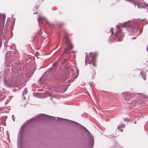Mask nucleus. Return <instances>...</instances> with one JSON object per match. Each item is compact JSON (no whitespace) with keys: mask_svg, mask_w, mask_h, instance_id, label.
Returning <instances> with one entry per match:
<instances>
[{"mask_svg":"<svg viewBox=\"0 0 148 148\" xmlns=\"http://www.w3.org/2000/svg\"><path fill=\"white\" fill-rule=\"evenodd\" d=\"M13 91H16L20 90L22 88V86L21 85H19L17 84L16 82H14L13 83Z\"/></svg>","mask_w":148,"mask_h":148,"instance_id":"3","label":"nucleus"},{"mask_svg":"<svg viewBox=\"0 0 148 148\" xmlns=\"http://www.w3.org/2000/svg\"><path fill=\"white\" fill-rule=\"evenodd\" d=\"M129 24L128 22H126L123 24L120 23L119 25H117L116 26V27L117 29H121V28L120 27H125V26H129Z\"/></svg>","mask_w":148,"mask_h":148,"instance_id":"4","label":"nucleus"},{"mask_svg":"<svg viewBox=\"0 0 148 148\" xmlns=\"http://www.w3.org/2000/svg\"><path fill=\"white\" fill-rule=\"evenodd\" d=\"M147 52H148V46H147Z\"/></svg>","mask_w":148,"mask_h":148,"instance_id":"20","label":"nucleus"},{"mask_svg":"<svg viewBox=\"0 0 148 148\" xmlns=\"http://www.w3.org/2000/svg\"><path fill=\"white\" fill-rule=\"evenodd\" d=\"M69 84H66L65 85V86H66V88L65 90H66L67 89L68 87L69 86Z\"/></svg>","mask_w":148,"mask_h":148,"instance_id":"16","label":"nucleus"},{"mask_svg":"<svg viewBox=\"0 0 148 148\" xmlns=\"http://www.w3.org/2000/svg\"><path fill=\"white\" fill-rule=\"evenodd\" d=\"M141 74L142 75V74H143V77H143V78L144 79V80H145L146 79V76H145V74H144L142 72H140Z\"/></svg>","mask_w":148,"mask_h":148,"instance_id":"11","label":"nucleus"},{"mask_svg":"<svg viewBox=\"0 0 148 148\" xmlns=\"http://www.w3.org/2000/svg\"><path fill=\"white\" fill-rule=\"evenodd\" d=\"M114 34L118 38L119 37L122 38L124 36V34L121 31H119V30L117 31Z\"/></svg>","mask_w":148,"mask_h":148,"instance_id":"6","label":"nucleus"},{"mask_svg":"<svg viewBox=\"0 0 148 148\" xmlns=\"http://www.w3.org/2000/svg\"><path fill=\"white\" fill-rule=\"evenodd\" d=\"M1 108H0V111L1 110Z\"/></svg>","mask_w":148,"mask_h":148,"instance_id":"29","label":"nucleus"},{"mask_svg":"<svg viewBox=\"0 0 148 148\" xmlns=\"http://www.w3.org/2000/svg\"><path fill=\"white\" fill-rule=\"evenodd\" d=\"M43 115H46V116H49V117H52V118H54V119L55 118V117H54V116H49V115H45V114H39L38 115L36 116L35 117V118H32L31 119V120H34L35 119L37 118H40L41 117H42V116H43Z\"/></svg>","mask_w":148,"mask_h":148,"instance_id":"7","label":"nucleus"},{"mask_svg":"<svg viewBox=\"0 0 148 148\" xmlns=\"http://www.w3.org/2000/svg\"><path fill=\"white\" fill-rule=\"evenodd\" d=\"M11 86V83L10 84H9V85H8V86Z\"/></svg>","mask_w":148,"mask_h":148,"instance_id":"21","label":"nucleus"},{"mask_svg":"<svg viewBox=\"0 0 148 148\" xmlns=\"http://www.w3.org/2000/svg\"><path fill=\"white\" fill-rule=\"evenodd\" d=\"M122 40V39H119V41H121Z\"/></svg>","mask_w":148,"mask_h":148,"instance_id":"23","label":"nucleus"},{"mask_svg":"<svg viewBox=\"0 0 148 148\" xmlns=\"http://www.w3.org/2000/svg\"><path fill=\"white\" fill-rule=\"evenodd\" d=\"M125 126L124 124H122L120 125H119L118 126L117 128L118 129H119L121 127H124Z\"/></svg>","mask_w":148,"mask_h":148,"instance_id":"10","label":"nucleus"},{"mask_svg":"<svg viewBox=\"0 0 148 148\" xmlns=\"http://www.w3.org/2000/svg\"><path fill=\"white\" fill-rule=\"evenodd\" d=\"M76 75L75 73L74 72L73 69L72 68H71L70 69V72L69 74V76L71 75V78L70 79H68V78L67 77V79H64L63 81L64 83H67V82H69V83H71L73 82V80L75 79L76 78L77 75Z\"/></svg>","mask_w":148,"mask_h":148,"instance_id":"2","label":"nucleus"},{"mask_svg":"<svg viewBox=\"0 0 148 148\" xmlns=\"http://www.w3.org/2000/svg\"><path fill=\"white\" fill-rule=\"evenodd\" d=\"M90 140H91V142L92 143V146L91 147H92L94 146V138L92 136H90Z\"/></svg>","mask_w":148,"mask_h":148,"instance_id":"9","label":"nucleus"},{"mask_svg":"<svg viewBox=\"0 0 148 148\" xmlns=\"http://www.w3.org/2000/svg\"><path fill=\"white\" fill-rule=\"evenodd\" d=\"M12 119H13V121H14V118H12Z\"/></svg>","mask_w":148,"mask_h":148,"instance_id":"24","label":"nucleus"},{"mask_svg":"<svg viewBox=\"0 0 148 148\" xmlns=\"http://www.w3.org/2000/svg\"><path fill=\"white\" fill-rule=\"evenodd\" d=\"M1 44L0 43V46H1Z\"/></svg>","mask_w":148,"mask_h":148,"instance_id":"31","label":"nucleus"},{"mask_svg":"<svg viewBox=\"0 0 148 148\" xmlns=\"http://www.w3.org/2000/svg\"><path fill=\"white\" fill-rule=\"evenodd\" d=\"M1 39H0V41H1Z\"/></svg>","mask_w":148,"mask_h":148,"instance_id":"30","label":"nucleus"},{"mask_svg":"<svg viewBox=\"0 0 148 148\" xmlns=\"http://www.w3.org/2000/svg\"><path fill=\"white\" fill-rule=\"evenodd\" d=\"M14 116V115H13L12 116V118H13V116Z\"/></svg>","mask_w":148,"mask_h":148,"instance_id":"26","label":"nucleus"},{"mask_svg":"<svg viewBox=\"0 0 148 148\" xmlns=\"http://www.w3.org/2000/svg\"><path fill=\"white\" fill-rule=\"evenodd\" d=\"M77 72H79V70H78V69H77Z\"/></svg>","mask_w":148,"mask_h":148,"instance_id":"25","label":"nucleus"},{"mask_svg":"<svg viewBox=\"0 0 148 148\" xmlns=\"http://www.w3.org/2000/svg\"><path fill=\"white\" fill-rule=\"evenodd\" d=\"M42 19H45V18H43L42 16H39V19L40 20Z\"/></svg>","mask_w":148,"mask_h":148,"instance_id":"14","label":"nucleus"},{"mask_svg":"<svg viewBox=\"0 0 148 148\" xmlns=\"http://www.w3.org/2000/svg\"><path fill=\"white\" fill-rule=\"evenodd\" d=\"M125 94L128 97H129L130 98H132L134 96L133 94L132 93L127 92H125Z\"/></svg>","mask_w":148,"mask_h":148,"instance_id":"8","label":"nucleus"},{"mask_svg":"<svg viewBox=\"0 0 148 148\" xmlns=\"http://www.w3.org/2000/svg\"><path fill=\"white\" fill-rule=\"evenodd\" d=\"M11 83H12V80L11 81Z\"/></svg>","mask_w":148,"mask_h":148,"instance_id":"28","label":"nucleus"},{"mask_svg":"<svg viewBox=\"0 0 148 148\" xmlns=\"http://www.w3.org/2000/svg\"><path fill=\"white\" fill-rule=\"evenodd\" d=\"M58 63H59V62H55L54 63H53V66H55L56 65V64H58Z\"/></svg>","mask_w":148,"mask_h":148,"instance_id":"18","label":"nucleus"},{"mask_svg":"<svg viewBox=\"0 0 148 148\" xmlns=\"http://www.w3.org/2000/svg\"><path fill=\"white\" fill-rule=\"evenodd\" d=\"M57 118L58 119H61L62 120H63V121H70V120H67V119H64L61 118H59V117H57Z\"/></svg>","mask_w":148,"mask_h":148,"instance_id":"13","label":"nucleus"},{"mask_svg":"<svg viewBox=\"0 0 148 148\" xmlns=\"http://www.w3.org/2000/svg\"><path fill=\"white\" fill-rule=\"evenodd\" d=\"M7 112L6 111H4V112Z\"/></svg>","mask_w":148,"mask_h":148,"instance_id":"22","label":"nucleus"},{"mask_svg":"<svg viewBox=\"0 0 148 148\" xmlns=\"http://www.w3.org/2000/svg\"><path fill=\"white\" fill-rule=\"evenodd\" d=\"M63 43H65L66 47V48L64 51V53L68 54L71 52L70 51L72 49L73 46L66 36H65L64 38Z\"/></svg>","mask_w":148,"mask_h":148,"instance_id":"1","label":"nucleus"},{"mask_svg":"<svg viewBox=\"0 0 148 148\" xmlns=\"http://www.w3.org/2000/svg\"><path fill=\"white\" fill-rule=\"evenodd\" d=\"M92 64L94 66H96V64L95 63H93Z\"/></svg>","mask_w":148,"mask_h":148,"instance_id":"19","label":"nucleus"},{"mask_svg":"<svg viewBox=\"0 0 148 148\" xmlns=\"http://www.w3.org/2000/svg\"><path fill=\"white\" fill-rule=\"evenodd\" d=\"M27 90H26V88H25V90H24L23 91V95L24 94H26L27 93Z\"/></svg>","mask_w":148,"mask_h":148,"instance_id":"12","label":"nucleus"},{"mask_svg":"<svg viewBox=\"0 0 148 148\" xmlns=\"http://www.w3.org/2000/svg\"><path fill=\"white\" fill-rule=\"evenodd\" d=\"M112 28L110 29V32H111V34H113V31L112 30Z\"/></svg>","mask_w":148,"mask_h":148,"instance_id":"17","label":"nucleus"},{"mask_svg":"<svg viewBox=\"0 0 148 148\" xmlns=\"http://www.w3.org/2000/svg\"><path fill=\"white\" fill-rule=\"evenodd\" d=\"M89 55L92 56V60L89 62V64H90L95 60L97 54L96 53H90Z\"/></svg>","mask_w":148,"mask_h":148,"instance_id":"5","label":"nucleus"},{"mask_svg":"<svg viewBox=\"0 0 148 148\" xmlns=\"http://www.w3.org/2000/svg\"><path fill=\"white\" fill-rule=\"evenodd\" d=\"M3 92L0 91V97L3 95Z\"/></svg>","mask_w":148,"mask_h":148,"instance_id":"15","label":"nucleus"},{"mask_svg":"<svg viewBox=\"0 0 148 148\" xmlns=\"http://www.w3.org/2000/svg\"><path fill=\"white\" fill-rule=\"evenodd\" d=\"M94 73H95V74H96V73L94 71Z\"/></svg>","mask_w":148,"mask_h":148,"instance_id":"27","label":"nucleus"}]
</instances>
